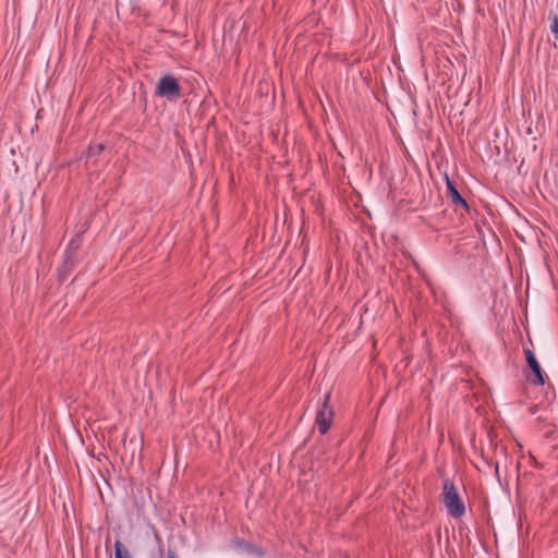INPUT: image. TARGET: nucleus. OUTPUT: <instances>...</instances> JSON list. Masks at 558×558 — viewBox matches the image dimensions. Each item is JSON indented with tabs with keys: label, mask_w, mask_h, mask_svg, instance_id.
I'll return each instance as SVG.
<instances>
[{
	"label": "nucleus",
	"mask_w": 558,
	"mask_h": 558,
	"mask_svg": "<svg viewBox=\"0 0 558 558\" xmlns=\"http://www.w3.org/2000/svg\"><path fill=\"white\" fill-rule=\"evenodd\" d=\"M442 501L450 517L459 519L465 514V505L454 482L447 478L442 485Z\"/></svg>",
	"instance_id": "obj_1"
},
{
	"label": "nucleus",
	"mask_w": 558,
	"mask_h": 558,
	"mask_svg": "<svg viewBox=\"0 0 558 558\" xmlns=\"http://www.w3.org/2000/svg\"><path fill=\"white\" fill-rule=\"evenodd\" d=\"M330 398L329 392L324 396V401L316 413L315 423L322 435L327 434L330 429L335 416L333 410L330 405Z\"/></svg>",
	"instance_id": "obj_2"
},
{
	"label": "nucleus",
	"mask_w": 558,
	"mask_h": 558,
	"mask_svg": "<svg viewBox=\"0 0 558 558\" xmlns=\"http://www.w3.org/2000/svg\"><path fill=\"white\" fill-rule=\"evenodd\" d=\"M155 94L173 100L181 96V87L177 78L168 74L159 78Z\"/></svg>",
	"instance_id": "obj_3"
},
{
	"label": "nucleus",
	"mask_w": 558,
	"mask_h": 558,
	"mask_svg": "<svg viewBox=\"0 0 558 558\" xmlns=\"http://www.w3.org/2000/svg\"><path fill=\"white\" fill-rule=\"evenodd\" d=\"M524 356L526 360L527 367L531 372H525V377L533 385H544L545 378L543 374V369L537 362L534 352L531 349H524Z\"/></svg>",
	"instance_id": "obj_4"
},
{
	"label": "nucleus",
	"mask_w": 558,
	"mask_h": 558,
	"mask_svg": "<svg viewBox=\"0 0 558 558\" xmlns=\"http://www.w3.org/2000/svg\"><path fill=\"white\" fill-rule=\"evenodd\" d=\"M446 196L456 206L470 209L468 202L460 195L454 183L446 175Z\"/></svg>",
	"instance_id": "obj_5"
},
{
	"label": "nucleus",
	"mask_w": 558,
	"mask_h": 558,
	"mask_svg": "<svg viewBox=\"0 0 558 558\" xmlns=\"http://www.w3.org/2000/svg\"><path fill=\"white\" fill-rule=\"evenodd\" d=\"M114 558H132L131 553L120 539L114 543Z\"/></svg>",
	"instance_id": "obj_6"
},
{
	"label": "nucleus",
	"mask_w": 558,
	"mask_h": 558,
	"mask_svg": "<svg viewBox=\"0 0 558 558\" xmlns=\"http://www.w3.org/2000/svg\"><path fill=\"white\" fill-rule=\"evenodd\" d=\"M550 32L554 34L555 39H558V16L554 15L550 23Z\"/></svg>",
	"instance_id": "obj_7"
},
{
	"label": "nucleus",
	"mask_w": 558,
	"mask_h": 558,
	"mask_svg": "<svg viewBox=\"0 0 558 558\" xmlns=\"http://www.w3.org/2000/svg\"><path fill=\"white\" fill-rule=\"evenodd\" d=\"M102 144H95L88 147V155H99L104 150Z\"/></svg>",
	"instance_id": "obj_8"
},
{
	"label": "nucleus",
	"mask_w": 558,
	"mask_h": 558,
	"mask_svg": "<svg viewBox=\"0 0 558 558\" xmlns=\"http://www.w3.org/2000/svg\"><path fill=\"white\" fill-rule=\"evenodd\" d=\"M73 245V242L71 243L70 247L65 251V265H68L70 263V259L72 258V255L74 254V251L78 247V245H76L75 247L72 246Z\"/></svg>",
	"instance_id": "obj_9"
},
{
	"label": "nucleus",
	"mask_w": 558,
	"mask_h": 558,
	"mask_svg": "<svg viewBox=\"0 0 558 558\" xmlns=\"http://www.w3.org/2000/svg\"><path fill=\"white\" fill-rule=\"evenodd\" d=\"M246 547L250 548V550L254 554H256L257 556H263V551L259 549V548H255V547H252V546H248V545H245Z\"/></svg>",
	"instance_id": "obj_10"
},
{
	"label": "nucleus",
	"mask_w": 558,
	"mask_h": 558,
	"mask_svg": "<svg viewBox=\"0 0 558 558\" xmlns=\"http://www.w3.org/2000/svg\"><path fill=\"white\" fill-rule=\"evenodd\" d=\"M167 558H179V557L173 549L169 548L167 551Z\"/></svg>",
	"instance_id": "obj_11"
},
{
	"label": "nucleus",
	"mask_w": 558,
	"mask_h": 558,
	"mask_svg": "<svg viewBox=\"0 0 558 558\" xmlns=\"http://www.w3.org/2000/svg\"><path fill=\"white\" fill-rule=\"evenodd\" d=\"M155 536H156V539H157L158 542H160V537H159V535H158L157 533L155 534Z\"/></svg>",
	"instance_id": "obj_12"
}]
</instances>
